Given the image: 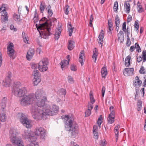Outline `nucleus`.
Returning <instances> with one entry per match:
<instances>
[{"label":"nucleus","mask_w":146,"mask_h":146,"mask_svg":"<svg viewBox=\"0 0 146 146\" xmlns=\"http://www.w3.org/2000/svg\"><path fill=\"white\" fill-rule=\"evenodd\" d=\"M136 57L137 61L138 62H140L142 60V58L141 56H137Z\"/></svg>","instance_id":"864d4df0"},{"label":"nucleus","mask_w":146,"mask_h":146,"mask_svg":"<svg viewBox=\"0 0 146 146\" xmlns=\"http://www.w3.org/2000/svg\"><path fill=\"white\" fill-rule=\"evenodd\" d=\"M34 78H41L40 75L39 73V71L36 69L34 70Z\"/></svg>","instance_id":"c756f323"},{"label":"nucleus","mask_w":146,"mask_h":146,"mask_svg":"<svg viewBox=\"0 0 146 146\" xmlns=\"http://www.w3.org/2000/svg\"><path fill=\"white\" fill-rule=\"evenodd\" d=\"M98 54V51L97 49L95 48L93 51V54L92 57L93 59L94 60V62L95 63L96 62Z\"/></svg>","instance_id":"5701e85b"},{"label":"nucleus","mask_w":146,"mask_h":146,"mask_svg":"<svg viewBox=\"0 0 146 146\" xmlns=\"http://www.w3.org/2000/svg\"><path fill=\"white\" fill-rule=\"evenodd\" d=\"M133 68H125L123 71V73L125 76H130L133 75Z\"/></svg>","instance_id":"4468645a"},{"label":"nucleus","mask_w":146,"mask_h":146,"mask_svg":"<svg viewBox=\"0 0 146 146\" xmlns=\"http://www.w3.org/2000/svg\"><path fill=\"white\" fill-rule=\"evenodd\" d=\"M65 8H66V9L65 10L64 13L65 14L67 15L69 12V11L68 10V7L67 6Z\"/></svg>","instance_id":"680f3d73"},{"label":"nucleus","mask_w":146,"mask_h":146,"mask_svg":"<svg viewBox=\"0 0 146 146\" xmlns=\"http://www.w3.org/2000/svg\"><path fill=\"white\" fill-rule=\"evenodd\" d=\"M115 137L117 141L118 139L119 134V130L117 129H114Z\"/></svg>","instance_id":"de8ad7c7"},{"label":"nucleus","mask_w":146,"mask_h":146,"mask_svg":"<svg viewBox=\"0 0 146 146\" xmlns=\"http://www.w3.org/2000/svg\"><path fill=\"white\" fill-rule=\"evenodd\" d=\"M142 56H146V50H143L142 52Z\"/></svg>","instance_id":"774afa93"},{"label":"nucleus","mask_w":146,"mask_h":146,"mask_svg":"<svg viewBox=\"0 0 146 146\" xmlns=\"http://www.w3.org/2000/svg\"><path fill=\"white\" fill-rule=\"evenodd\" d=\"M68 31L69 33V36H71L72 35L74 28L72 27V26L70 23H68Z\"/></svg>","instance_id":"a878e982"},{"label":"nucleus","mask_w":146,"mask_h":146,"mask_svg":"<svg viewBox=\"0 0 146 146\" xmlns=\"http://www.w3.org/2000/svg\"><path fill=\"white\" fill-rule=\"evenodd\" d=\"M74 44L75 42L74 41L72 40H69L68 46V49L70 50H72L75 46Z\"/></svg>","instance_id":"4be33fe9"},{"label":"nucleus","mask_w":146,"mask_h":146,"mask_svg":"<svg viewBox=\"0 0 146 146\" xmlns=\"http://www.w3.org/2000/svg\"><path fill=\"white\" fill-rule=\"evenodd\" d=\"M13 46L12 43L10 44L7 48L8 54L9 56L11 58L14 59L15 57H13V55L14 54L15 50L13 49Z\"/></svg>","instance_id":"9b49d317"},{"label":"nucleus","mask_w":146,"mask_h":146,"mask_svg":"<svg viewBox=\"0 0 146 146\" xmlns=\"http://www.w3.org/2000/svg\"><path fill=\"white\" fill-rule=\"evenodd\" d=\"M85 116L88 117L91 114V111L89 109H88L85 112Z\"/></svg>","instance_id":"49530a36"},{"label":"nucleus","mask_w":146,"mask_h":146,"mask_svg":"<svg viewBox=\"0 0 146 146\" xmlns=\"http://www.w3.org/2000/svg\"><path fill=\"white\" fill-rule=\"evenodd\" d=\"M139 2L138 1L137 4V7L139 8L138 9V12L139 13H141L143 11V8L142 7L141 5H138Z\"/></svg>","instance_id":"ea45409f"},{"label":"nucleus","mask_w":146,"mask_h":146,"mask_svg":"<svg viewBox=\"0 0 146 146\" xmlns=\"http://www.w3.org/2000/svg\"><path fill=\"white\" fill-rule=\"evenodd\" d=\"M101 72L102 77L103 78H105L108 74L107 70L106 68L104 67L102 68L101 69Z\"/></svg>","instance_id":"b1692460"},{"label":"nucleus","mask_w":146,"mask_h":146,"mask_svg":"<svg viewBox=\"0 0 146 146\" xmlns=\"http://www.w3.org/2000/svg\"><path fill=\"white\" fill-rule=\"evenodd\" d=\"M41 78H34L33 81L34 86H36L41 81Z\"/></svg>","instance_id":"2f4dec72"},{"label":"nucleus","mask_w":146,"mask_h":146,"mask_svg":"<svg viewBox=\"0 0 146 146\" xmlns=\"http://www.w3.org/2000/svg\"><path fill=\"white\" fill-rule=\"evenodd\" d=\"M17 133L15 129L11 128L10 131L9 136L11 142L13 144L16 142L21 139L17 137Z\"/></svg>","instance_id":"6e6552de"},{"label":"nucleus","mask_w":146,"mask_h":146,"mask_svg":"<svg viewBox=\"0 0 146 146\" xmlns=\"http://www.w3.org/2000/svg\"><path fill=\"white\" fill-rule=\"evenodd\" d=\"M129 28L127 27L126 29V32L125 33H127V36H129V35L130 34V32L129 30Z\"/></svg>","instance_id":"0e129e2a"},{"label":"nucleus","mask_w":146,"mask_h":146,"mask_svg":"<svg viewBox=\"0 0 146 146\" xmlns=\"http://www.w3.org/2000/svg\"><path fill=\"white\" fill-rule=\"evenodd\" d=\"M118 4L117 1L115 2L113 7L114 11H117L118 9Z\"/></svg>","instance_id":"a18cd8bd"},{"label":"nucleus","mask_w":146,"mask_h":146,"mask_svg":"<svg viewBox=\"0 0 146 146\" xmlns=\"http://www.w3.org/2000/svg\"><path fill=\"white\" fill-rule=\"evenodd\" d=\"M105 88L104 86H103L102 88V96L103 97L104 95V93L105 91Z\"/></svg>","instance_id":"13d9d810"},{"label":"nucleus","mask_w":146,"mask_h":146,"mask_svg":"<svg viewBox=\"0 0 146 146\" xmlns=\"http://www.w3.org/2000/svg\"><path fill=\"white\" fill-rule=\"evenodd\" d=\"M70 69L72 70L73 71H75L76 70L75 66L74 65H72L71 66Z\"/></svg>","instance_id":"052dcab7"},{"label":"nucleus","mask_w":146,"mask_h":146,"mask_svg":"<svg viewBox=\"0 0 146 146\" xmlns=\"http://www.w3.org/2000/svg\"><path fill=\"white\" fill-rule=\"evenodd\" d=\"M67 58L68 60H64L62 61L60 63V64L61 65V68L62 70H64L65 68H67V66L69 63L70 60V56L69 55H68Z\"/></svg>","instance_id":"ddd939ff"},{"label":"nucleus","mask_w":146,"mask_h":146,"mask_svg":"<svg viewBox=\"0 0 146 146\" xmlns=\"http://www.w3.org/2000/svg\"><path fill=\"white\" fill-rule=\"evenodd\" d=\"M124 6L126 9V12L128 13L130 12V5L128 1H125L124 4Z\"/></svg>","instance_id":"393cba45"},{"label":"nucleus","mask_w":146,"mask_h":146,"mask_svg":"<svg viewBox=\"0 0 146 146\" xmlns=\"http://www.w3.org/2000/svg\"><path fill=\"white\" fill-rule=\"evenodd\" d=\"M47 100V97L37 100L36 101L37 105H32L31 110L34 119L37 120L44 119L46 115L52 116L57 114L58 107L53 105L51 107L49 105H46Z\"/></svg>","instance_id":"f257e3e1"},{"label":"nucleus","mask_w":146,"mask_h":146,"mask_svg":"<svg viewBox=\"0 0 146 146\" xmlns=\"http://www.w3.org/2000/svg\"><path fill=\"white\" fill-rule=\"evenodd\" d=\"M142 102L141 100H138L137 102V105H142Z\"/></svg>","instance_id":"e2e57ef3"},{"label":"nucleus","mask_w":146,"mask_h":146,"mask_svg":"<svg viewBox=\"0 0 146 146\" xmlns=\"http://www.w3.org/2000/svg\"><path fill=\"white\" fill-rule=\"evenodd\" d=\"M84 51L82 50L80 52L79 54V61L80 63L81 66H82L84 64Z\"/></svg>","instance_id":"6ab92c4d"},{"label":"nucleus","mask_w":146,"mask_h":146,"mask_svg":"<svg viewBox=\"0 0 146 146\" xmlns=\"http://www.w3.org/2000/svg\"><path fill=\"white\" fill-rule=\"evenodd\" d=\"M23 137L27 139L30 142L27 146H38L37 142H36V138L35 136H31L30 131L28 130H25L22 134Z\"/></svg>","instance_id":"423d86ee"},{"label":"nucleus","mask_w":146,"mask_h":146,"mask_svg":"<svg viewBox=\"0 0 146 146\" xmlns=\"http://www.w3.org/2000/svg\"><path fill=\"white\" fill-rule=\"evenodd\" d=\"M145 69L143 66H142L140 68L139 70V72L140 74H145V72L144 71Z\"/></svg>","instance_id":"3c124183"},{"label":"nucleus","mask_w":146,"mask_h":146,"mask_svg":"<svg viewBox=\"0 0 146 146\" xmlns=\"http://www.w3.org/2000/svg\"><path fill=\"white\" fill-rule=\"evenodd\" d=\"M10 28L11 30H13L14 31H17V29L14 27V26L13 25H11Z\"/></svg>","instance_id":"4d7b16f0"},{"label":"nucleus","mask_w":146,"mask_h":146,"mask_svg":"<svg viewBox=\"0 0 146 146\" xmlns=\"http://www.w3.org/2000/svg\"><path fill=\"white\" fill-rule=\"evenodd\" d=\"M93 105L92 104L89 103L88 105V109H89L90 110H91L93 109Z\"/></svg>","instance_id":"bf43d9fd"},{"label":"nucleus","mask_w":146,"mask_h":146,"mask_svg":"<svg viewBox=\"0 0 146 146\" xmlns=\"http://www.w3.org/2000/svg\"><path fill=\"white\" fill-rule=\"evenodd\" d=\"M1 20L2 23H5L8 21V15L5 9H4L1 12Z\"/></svg>","instance_id":"f8f14e48"},{"label":"nucleus","mask_w":146,"mask_h":146,"mask_svg":"<svg viewBox=\"0 0 146 146\" xmlns=\"http://www.w3.org/2000/svg\"><path fill=\"white\" fill-rule=\"evenodd\" d=\"M98 129L96 125H94L93 127V133L94 134V137L95 139H98Z\"/></svg>","instance_id":"412c9836"},{"label":"nucleus","mask_w":146,"mask_h":146,"mask_svg":"<svg viewBox=\"0 0 146 146\" xmlns=\"http://www.w3.org/2000/svg\"><path fill=\"white\" fill-rule=\"evenodd\" d=\"M90 102L92 104H93L95 102V100L94 98L92 92L91 91L90 93Z\"/></svg>","instance_id":"c9c22d12"},{"label":"nucleus","mask_w":146,"mask_h":146,"mask_svg":"<svg viewBox=\"0 0 146 146\" xmlns=\"http://www.w3.org/2000/svg\"><path fill=\"white\" fill-rule=\"evenodd\" d=\"M135 48L136 49V51L138 52H141V49L138 43H136L135 44Z\"/></svg>","instance_id":"58836bf2"},{"label":"nucleus","mask_w":146,"mask_h":146,"mask_svg":"<svg viewBox=\"0 0 146 146\" xmlns=\"http://www.w3.org/2000/svg\"><path fill=\"white\" fill-rule=\"evenodd\" d=\"M142 108V105H137V110L138 111H140Z\"/></svg>","instance_id":"69168bd1"},{"label":"nucleus","mask_w":146,"mask_h":146,"mask_svg":"<svg viewBox=\"0 0 146 146\" xmlns=\"http://www.w3.org/2000/svg\"><path fill=\"white\" fill-rule=\"evenodd\" d=\"M68 81V82L70 84H72L74 83V81L73 78L71 76H68L67 78Z\"/></svg>","instance_id":"c03bdc74"},{"label":"nucleus","mask_w":146,"mask_h":146,"mask_svg":"<svg viewBox=\"0 0 146 146\" xmlns=\"http://www.w3.org/2000/svg\"><path fill=\"white\" fill-rule=\"evenodd\" d=\"M132 16L131 15H129L127 17V23H128L130 22L132 20Z\"/></svg>","instance_id":"6e6d98bb"},{"label":"nucleus","mask_w":146,"mask_h":146,"mask_svg":"<svg viewBox=\"0 0 146 146\" xmlns=\"http://www.w3.org/2000/svg\"><path fill=\"white\" fill-rule=\"evenodd\" d=\"M16 116L20 122L27 128H30L32 127V125L30 120L25 114L22 112L18 113Z\"/></svg>","instance_id":"39448f33"},{"label":"nucleus","mask_w":146,"mask_h":146,"mask_svg":"<svg viewBox=\"0 0 146 146\" xmlns=\"http://www.w3.org/2000/svg\"><path fill=\"white\" fill-rule=\"evenodd\" d=\"M61 28L56 29L55 34L54 35V38L56 40H58L61 34Z\"/></svg>","instance_id":"aec40b11"},{"label":"nucleus","mask_w":146,"mask_h":146,"mask_svg":"<svg viewBox=\"0 0 146 146\" xmlns=\"http://www.w3.org/2000/svg\"><path fill=\"white\" fill-rule=\"evenodd\" d=\"M135 81L133 83L134 86L135 87H140L142 84V81L139 80V77L138 76H136L135 77Z\"/></svg>","instance_id":"dca6fc26"},{"label":"nucleus","mask_w":146,"mask_h":146,"mask_svg":"<svg viewBox=\"0 0 146 146\" xmlns=\"http://www.w3.org/2000/svg\"><path fill=\"white\" fill-rule=\"evenodd\" d=\"M47 11L48 14V17L49 18V17H50L52 15L53 13L52 10H50Z\"/></svg>","instance_id":"5fc2aeb1"},{"label":"nucleus","mask_w":146,"mask_h":146,"mask_svg":"<svg viewBox=\"0 0 146 146\" xmlns=\"http://www.w3.org/2000/svg\"><path fill=\"white\" fill-rule=\"evenodd\" d=\"M7 100V98L6 97H4L2 99L1 102L0 104L1 110L2 111H3L4 108L6 107Z\"/></svg>","instance_id":"f3484780"},{"label":"nucleus","mask_w":146,"mask_h":146,"mask_svg":"<svg viewBox=\"0 0 146 146\" xmlns=\"http://www.w3.org/2000/svg\"><path fill=\"white\" fill-rule=\"evenodd\" d=\"M35 135L40 136V137L43 139L45 136L44 129L42 127H36L35 132Z\"/></svg>","instance_id":"1a4fd4ad"},{"label":"nucleus","mask_w":146,"mask_h":146,"mask_svg":"<svg viewBox=\"0 0 146 146\" xmlns=\"http://www.w3.org/2000/svg\"><path fill=\"white\" fill-rule=\"evenodd\" d=\"M46 7V5L44 3H43L42 2H41L40 7V12L41 13H43L44 11V9Z\"/></svg>","instance_id":"473e14b6"},{"label":"nucleus","mask_w":146,"mask_h":146,"mask_svg":"<svg viewBox=\"0 0 146 146\" xmlns=\"http://www.w3.org/2000/svg\"><path fill=\"white\" fill-rule=\"evenodd\" d=\"M127 41L126 42V45L127 46H129L131 44V42L130 39L129 38V36H127Z\"/></svg>","instance_id":"09e8293b"},{"label":"nucleus","mask_w":146,"mask_h":146,"mask_svg":"<svg viewBox=\"0 0 146 146\" xmlns=\"http://www.w3.org/2000/svg\"><path fill=\"white\" fill-rule=\"evenodd\" d=\"M115 115H110V114L109 115V117L108 118V122L111 124L113 123L114 121Z\"/></svg>","instance_id":"cd10ccee"},{"label":"nucleus","mask_w":146,"mask_h":146,"mask_svg":"<svg viewBox=\"0 0 146 146\" xmlns=\"http://www.w3.org/2000/svg\"><path fill=\"white\" fill-rule=\"evenodd\" d=\"M134 49L135 46H132L130 47L129 50L131 52H132L134 50Z\"/></svg>","instance_id":"338daca9"},{"label":"nucleus","mask_w":146,"mask_h":146,"mask_svg":"<svg viewBox=\"0 0 146 146\" xmlns=\"http://www.w3.org/2000/svg\"><path fill=\"white\" fill-rule=\"evenodd\" d=\"M131 59V57L130 55H128L126 57L125 60V64L126 67H128L130 66Z\"/></svg>","instance_id":"bb28decb"},{"label":"nucleus","mask_w":146,"mask_h":146,"mask_svg":"<svg viewBox=\"0 0 146 146\" xmlns=\"http://www.w3.org/2000/svg\"><path fill=\"white\" fill-rule=\"evenodd\" d=\"M104 33L102 30L101 31V32L100 34L98 37V42L99 44H101V46H102V44L103 42L104 35Z\"/></svg>","instance_id":"a211bd4d"},{"label":"nucleus","mask_w":146,"mask_h":146,"mask_svg":"<svg viewBox=\"0 0 146 146\" xmlns=\"http://www.w3.org/2000/svg\"><path fill=\"white\" fill-rule=\"evenodd\" d=\"M120 23V20L118 16L117 15L115 17V23L116 26L118 27V29H119V26Z\"/></svg>","instance_id":"7c9ffc66"},{"label":"nucleus","mask_w":146,"mask_h":146,"mask_svg":"<svg viewBox=\"0 0 146 146\" xmlns=\"http://www.w3.org/2000/svg\"><path fill=\"white\" fill-rule=\"evenodd\" d=\"M4 113H2L0 114V121L1 122H4L6 121V116Z\"/></svg>","instance_id":"72a5a7b5"},{"label":"nucleus","mask_w":146,"mask_h":146,"mask_svg":"<svg viewBox=\"0 0 146 146\" xmlns=\"http://www.w3.org/2000/svg\"><path fill=\"white\" fill-rule=\"evenodd\" d=\"M48 64V59L46 58L42 59L38 64L39 70L41 72H44L46 71L47 69V65Z\"/></svg>","instance_id":"0eeeda50"},{"label":"nucleus","mask_w":146,"mask_h":146,"mask_svg":"<svg viewBox=\"0 0 146 146\" xmlns=\"http://www.w3.org/2000/svg\"><path fill=\"white\" fill-rule=\"evenodd\" d=\"M106 140L105 139L101 140L100 142V144L101 146H104L106 145V144L105 143Z\"/></svg>","instance_id":"603ef678"},{"label":"nucleus","mask_w":146,"mask_h":146,"mask_svg":"<svg viewBox=\"0 0 146 146\" xmlns=\"http://www.w3.org/2000/svg\"><path fill=\"white\" fill-rule=\"evenodd\" d=\"M33 20H34V22L35 23H36L38 20V17L37 15V11L36 9L35 10V11L34 17L33 19Z\"/></svg>","instance_id":"4c0bfd02"},{"label":"nucleus","mask_w":146,"mask_h":146,"mask_svg":"<svg viewBox=\"0 0 146 146\" xmlns=\"http://www.w3.org/2000/svg\"><path fill=\"white\" fill-rule=\"evenodd\" d=\"M108 28H109V31H108V32L111 33V31L113 30V29L112 28V26H113L112 23L111 22V20L109 21V20L108 21Z\"/></svg>","instance_id":"f704fd0d"},{"label":"nucleus","mask_w":146,"mask_h":146,"mask_svg":"<svg viewBox=\"0 0 146 146\" xmlns=\"http://www.w3.org/2000/svg\"><path fill=\"white\" fill-rule=\"evenodd\" d=\"M126 29V23L125 22L123 23L122 24V30L125 33Z\"/></svg>","instance_id":"8fccbe9b"},{"label":"nucleus","mask_w":146,"mask_h":146,"mask_svg":"<svg viewBox=\"0 0 146 146\" xmlns=\"http://www.w3.org/2000/svg\"><path fill=\"white\" fill-rule=\"evenodd\" d=\"M110 109L111 112L109 114H110V115H115V112L114 111V108L113 106H111L110 107Z\"/></svg>","instance_id":"37998d69"},{"label":"nucleus","mask_w":146,"mask_h":146,"mask_svg":"<svg viewBox=\"0 0 146 146\" xmlns=\"http://www.w3.org/2000/svg\"><path fill=\"white\" fill-rule=\"evenodd\" d=\"M66 90L63 88L59 89L58 91V94L61 96H65L66 95Z\"/></svg>","instance_id":"c85d7f7f"},{"label":"nucleus","mask_w":146,"mask_h":146,"mask_svg":"<svg viewBox=\"0 0 146 146\" xmlns=\"http://www.w3.org/2000/svg\"><path fill=\"white\" fill-rule=\"evenodd\" d=\"M57 20L55 18L50 19L49 20H46L44 23L40 24L38 27L37 24L36 26L38 30L40 29L43 35V38L46 39H47L49 35L51 34L50 31L53 25V22H56Z\"/></svg>","instance_id":"20e7f679"},{"label":"nucleus","mask_w":146,"mask_h":146,"mask_svg":"<svg viewBox=\"0 0 146 146\" xmlns=\"http://www.w3.org/2000/svg\"><path fill=\"white\" fill-rule=\"evenodd\" d=\"M35 53V50L34 49L30 48L27 52L26 55V58L28 60H30L31 59Z\"/></svg>","instance_id":"2eb2a0df"},{"label":"nucleus","mask_w":146,"mask_h":146,"mask_svg":"<svg viewBox=\"0 0 146 146\" xmlns=\"http://www.w3.org/2000/svg\"><path fill=\"white\" fill-rule=\"evenodd\" d=\"M12 92L15 96L21 97L22 99L20 100V103L23 106H26L32 104L35 102V97L36 100L43 99L46 98V96L44 92L42 89L38 90L35 94L31 93L28 95H25L27 93V90L25 87H23L21 88L17 86L13 87Z\"/></svg>","instance_id":"f03ea898"},{"label":"nucleus","mask_w":146,"mask_h":146,"mask_svg":"<svg viewBox=\"0 0 146 146\" xmlns=\"http://www.w3.org/2000/svg\"><path fill=\"white\" fill-rule=\"evenodd\" d=\"M20 14H16L14 15V17L15 21H20L22 20V19L20 18Z\"/></svg>","instance_id":"79ce46f5"},{"label":"nucleus","mask_w":146,"mask_h":146,"mask_svg":"<svg viewBox=\"0 0 146 146\" xmlns=\"http://www.w3.org/2000/svg\"><path fill=\"white\" fill-rule=\"evenodd\" d=\"M64 119L65 129L68 131L69 135L72 137L74 138L77 135L78 132V124L72 118L68 115L62 116Z\"/></svg>","instance_id":"7ed1b4c3"},{"label":"nucleus","mask_w":146,"mask_h":146,"mask_svg":"<svg viewBox=\"0 0 146 146\" xmlns=\"http://www.w3.org/2000/svg\"><path fill=\"white\" fill-rule=\"evenodd\" d=\"M138 21L137 20L135 21L134 23L135 29L137 32H139V24L138 23Z\"/></svg>","instance_id":"e433bc0d"},{"label":"nucleus","mask_w":146,"mask_h":146,"mask_svg":"<svg viewBox=\"0 0 146 146\" xmlns=\"http://www.w3.org/2000/svg\"><path fill=\"white\" fill-rule=\"evenodd\" d=\"M23 143L21 141V139H20L19 141H18L17 142H16V143H15L14 144L15 145H16L17 146H24L23 145Z\"/></svg>","instance_id":"a19ab883"},{"label":"nucleus","mask_w":146,"mask_h":146,"mask_svg":"<svg viewBox=\"0 0 146 146\" xmlns=\"http://www.w3.org/2000/svg\"><path fill=\"white\" fill-rule=\"evenodd\" d=\"M11 73L8 72L5 79L3 81V84L6 87H9L11 81Z\"/></svg>","instance_id":"9d476101"}]
</instances>
